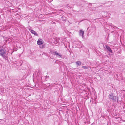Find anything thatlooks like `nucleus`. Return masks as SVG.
I'll return each instance as SVG.
<instances>
[{
    "mask_svg": "<svg viewBox=\"0 0 125 125\" xmlns=\"http://www.w3.org/2000/svg\"><path fill=\"white\" fill-rule=\"evenodd\" d=\"M0 55L6 60L7 59L8 55L6 52L4 48L0 46Z\"/></svg>",
    "mask_w": 125,
    "mask_h": 125,
    "instance_id": "1",
    "label": "nucleus"
},
{
    "mask_svg": "<svg viewBox=\"0 0 125 125\" xmlns=\"http://www.w3.org/2000/svg\"><path fill=\"white\" fill-rule=\"evenodd\" d=\"M109 97L112 101H115V99L116 98V97L113 96V93H111L109 94Z\"/></svg>",
    "mask_w": 125,
    "mask_h": 125,
    "instance_id": "2",
    "label": "nucleus"
},
{
    "mask_svg": "<svg viewBox=\"0 0 125 125\" xmlns=\"http://www.w3.org/2000/svg\"><path fill=\"white\" fill-rule=\"evenodd\" d=\"M53 54L55 55L57 57L60 58H62V55H61L59 53H58L57 52L54 51L53 52Z\"/></svg>",
    "mask_w": 125,
    "mask_h": 125,
    "instance_id": "3",
    "label": "nucleus"
},
{
    "mask_svg": "<svg viewBox=\"0 0 125 125\" xmlns=\"http://www.w3.org/2000/svg\"><path fill=\"white\" fill-rule=\"evenodd\" d=\"M29 30L31 33L34 34L36 36H38V34L34 31L32 30H30V29H29Z\"/></svg>",
    "mask_w": 125,
    "mask_h": 125,
    "instance_id": "4",
    "label": "nucleus"
},
{
    "mask_svg": "<svg viewBox=\"0 0 125 125\" xmlns=\"http://www.w3.org/2000/svg\"><path fill=\"white\" fill-rule=\"evenodd\" d=\"M37 43L38 45H41L43 43L42 39L38 40L37 42Z\"/></svg>",
    "mask_w": 125,
    "mask_h": 125,
    "instance_id": "5",
    "label": "nucleus"
},
{
    "mask_svg": "<svg viewBox=\"0 0 125 125\" xmlns=\"http://www.w3.org/2000/svg\"><path fill=\"white\" fill-rule=\"evenodd\" d=\"M84 32L83 31L80 30L79 31V34L81 36H82L83 37V36Z\"/></svg>",
    "mask_w": 125,
    "mask_h": 125,
    "instance_id": "6",
    "label": "nucleus"
},
{
    "mask_svg": "<svg viewBox=\"0 0 125 125\" xmlns=\"http://www.w3.org/2000/svg\"><path fill=\"white\" fill-rule=\"evenodd\" d=\"M106 48L107 49V50L109 52H112V51L111 49V48H110L109 47L107 46H106Z\"/></svg>",
    "mask_w": 125,
    "mask_h": 125,
    "instance_id": "7",
    "label": "nucleus"
},
{
    "mask_svg": "<svg viewBox=\"0 0 125 125\" xmlns=\"http://www.w3.org/2000/svg\"><path fill=\"white\" fill-rule=\"evenodd\" d=\"M76 64L78 65H80L81 64V62L80 61H77L76 62Z\"/></svg>",
    "mask_w": 125,
    "mask_h": 125,
    "instance_id": "8",
    "label": "nucleus"
},
{
    "mask_svg": "<svg viewBox=\"0 0 125 125\" xmlns=\"http://www.w3.org/2000/svg\"><path fill=\"white\" fill-rule=\"evenodd\" d=\"M82 67L84 69H88V67H87L85 66H82Z\"/></svg>",
    "mask_w": 125,
    "mask_h": 125,
    "instance_id": "9",
    "label": "nucleus"
},
{
    "mask_svg": "<svg viewBox=\"0 0 125 125\" xmlns=\"http://www.w3.org/2000/svg\"><path fill=\"white\" fill-rule=\"evenodd\" d=\"M67 6L68 7H69V8H70V6H69V5H68Z\"/></svg>",
    "mask_w": 125,
    "mask_h": 125,
    "instance_id": "10",
    "label": "nucleus"
},
{
    "mask_svg": "<svg viewBox=\"0 0 125 125\" xmlns=\"http://www.w3.org/2000/svg\"><path fill=\"white\" fill-rule=\"evenodd\" d=\"M62 19H63V20H64V21H65V20H63V19H62V18H63V17H62Z\"/></svg>",
    "mask_w": 125,
    "mask_h": 125,
    "instance_id": "11",
    "label": "nucleus"
},
{
    "mask_svg": "<svg viewBox=\"0 0 125 125\" xmlns=\"http://www.w3.org/2000/svg\"><path fill=\"white\" fill-rule=\"evenodd\" d=\"M40 47L41 48H43V46H41Z\"/></svg>",
    "mask_w": 125,
    "mask_h": 125,
    "instance_id": "12",
    "label": "nucleus"
}]
</instances>
